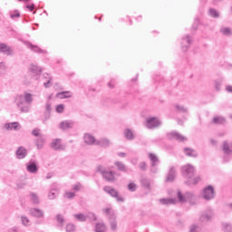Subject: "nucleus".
<instances>
[{"instance_id":"nucleus-6","label":"nucleus","mask_w":232,"mask_h":232,"mask_svg":"<svg viewBox=\"0 0 232 232\" xmlns=\"http://www.w3.org/2000/svg\"><path fill=\"white\" fill-rule=\"evenodd\" d=\"M162 122L160 121V120L156 117H152L147 119L145 126L146 128H148V130H155V128H159V126H160Z\"/></svg>"},{"instance_id":"nucleus-45","label":"nucleus","mask_w":232,"mask_h":232,"mask_svg":"<svg viewBox=\"0 0 232 232\" xmlns=\"http://www.w3.org/2000/svg\"><path fill=\"white\" fill-rule=\"evenodd\" d=\"M50 117H52V113L51 112H44V118L42 119L44 124H46V121H50Z\"/></svg>"},{"instance_id":"nucleus-60","label":"nucleus","mask_w":232,"mask_h":232,"mask_svg":"<svg viewBox=\"0 0 232 232\" xmlns=\"http://www.w3.org/2000/svg\"><path fill=\"white\" fill-rule=\"evenodd\" d=\"M226 92H227L228 93H232V86L231 85H227Z\"/></svg>"},{"instance_id":"nucleus-46","label":"nucleus","mask_w":232,"mask_h":232,"mask_svg":"<svg viewBox=\"0 0 232 232\" xmlns=\"http://www.w3.org/2000/svg\"><path fill=\"white\" fill-rule=\"evenodd\" d=\"M198 229H200V226L198 224H193L189 227V232H198Z\"/></svg>"},{"instance_id":"nucleus-9","label":"nucleus","mask_w":232,"mask_h":232,"mask_svg":"<svg viewBox=\"0 0 232 232\" xmlns=\"http://www.w3.org/2000/svg\"><path fill=\"white\" fill-rule=\"evenodd\" d=\"M178 199H179V202H189L191 200H195V194H193V192H187L184 195H182V192L179 190Z\"/></svg>"},{"instance_id":"nucleus-7","label":"nucleus","mask_w":232,"mask_h":232,"mask_svg":"<svg viewBox=\"0 0 232 232\" xmlns=\"http://www.w3.org/2000/svg\"><path fill=\"white\" fill-rule=\"evenodd\" d=\"M103 191L111 195L113 198H116L117 202H124L122 197L119 196V191H117V189L107 186L103 188Z\"/></svg>"},{"instance_id":"nucleus-14","label":"nucleus","mask_w":232,"mask_h":232,"mask_svg":"<svg viewBox=\"0 0 232 232\" xmlns=\"http://www.w3.org/2000/svg\"><path fill=\"white\" fill-rule=\"evenodd\" d=\"M189 46H191V36H189V34H187L181 40V48L183 52H188V50H189Z\"/></svg>"},{"instance_id":"nucleus-23","label":"nucleus","mask_w":232,"mask_h":232,"mask_svg":"<svg viewBox=\"0 0 232 232\" xmlns=\"http://www.w3.org/2000/svg\"><path fill=\"white\" fill-rule=\"evenodd\" d=\"M183 151L187 157H192L193 159H197V157H198L197 150L192 148H185Z\"/></svg>"},{"instance_id":"nucleus-28","label":"nucleus","mask_w":232,"mask_h":232,"mask_svg":"<svg viewBox=\"0 0 232 232\" xmlns=\"http://www.w3.org/2000/svg\"><path fill=\"white\" fill-rule=\"evenodd\" d=\"M123 135L127 140H133V139H135V136L133 135V130H131V129H126L123 131Z\"/></svg>"},{"instance_id":"nucleus-30","label":"nucleus","mask_w":232,"mask_h":232,"mask_svg":"<svg viewBox=\"0 0 232 232\" xmlns=\"http://www.w3.org/2000/svg\"><path fill=\"white\" fill-rule=\"evenodd\" d=\"M224 155H230L232 153L231 148H229V143L227 141H223L222 146Z\"/></svg>"},{"instance_id":"nucleus-33","label":"nucleus","mask_w":232,"mask_h":232,"mask_svg":"<svg viewBox=\"0 0 232 232\" xmlns=\"http://www.w3.org/2000/svg\"><path fill=\"white\" fill-rule=\"evenodd\" d=\"M220 32L226 37H231V35H232V29L229 27H221Z\"/></svg>"},{"instance_id":"nucleus-48","label":"nucleus","mask_w":232,"mask_h":232,"mask_svg":"<svg viewBox=\"0 0 232 232\" xmlns=\"http://www.w3.org/2000/svg\"><path fill=\"white\" fill-rule=\"evenodd\" d=\"M139 169L141 171H146L148 169V164H146L145 161H141V162L139 163Z\"/></svg>"},{"instance_id":"nucleus-35","label":"nucleus","mask_w":232,"mask_h":232,"mask_svg":"<svg viewBox=\"0 0 232 232\" xmlns=\"http://www.w3.org/2000/svg\"><path fill=\"white\" fill-rule=\"evenodd\" d=\"M35 146L37 150H42L43 146H44V138L43 136L35 140Z\"/></svg>"},{"instance_id":"nucleus-50","label":"nucleus","mask_w":232,"mask_h":232,"mask_svg":"<svg viewBox=\"0 0 232 232\" xmlns=\"http://www.w3.org/2000/svg\"><path fill=\"white\" fill-rule=\"evenodd\" d=\"M23 226L28 227L30 226V219L24 216L21 218Z\"/></svg>"},{"instance_id":"nucleus-2","label":"nucleus","mask_w":232,"mask_h":232,"mask_svg":"<svg viewBox=\"0 0 232 232\" xmlns=\"http://www.w3.org/2000/svg\"><path fill=\"white\" fill-rule=\"evenodd\" d=\"M181 173L185 179H188V180L186 181L188 186H196V184L200 182V177L193 178L195 175V167L191 164L184 165L181 168Z\"/></svg>"},{"instance_id":"nucleus-43","label":"nucleus","mask_w":232,"mask_h":232,"mask_svg":"<svg viewBox=\"0 0 232 232\" xmlns=\"http://www.w3.org/2000/svg\"><path fill=\"white\" fill-rule=\"evenodd\" d=\"M175 109L180 113H188V108L184 107L183 105H176Z\"/></svg>"},{"instance_id":"nucleus-44","label":"nucleus","mask_w":232,"mask_h":232,"mask_svg":"<svg viewBox=\"0 0 232 232\" xmlns=\"http://www.w3.org/2000/svg\"><path fill=\"white\" fill-rule=\"evenodd\" d=\"M31 135L34 137H43V134H41V129L35 128L32 130Z\"/></svg>"},{"instance_id":"nucleus-20","label":"nucleus","mask_w":232,"mask_h":232,"mask_svg":"<svg viewBox=\"0 0 232 232\" xmlns=\"http://www.w3.org/2000/svg\"><path fill=\"white\" fill-rule=\"evenodd\" d=\"M24 44H26L27 48L33 50V52H35L36 53H46V51L39 48L37 45L32 44L30 42H24Z\"/></svg>"},{"instance_id":"nucleus-4","label":"nucleus","mask_w":232,"mask_h":232,"mask_svg":"<svg viewBox=\"0 0 232 232\" xmlns=\"http://www.w3.org/2000/svg\"><path fill=\"white\" fill-rule=\"evenodd\" d=\"M96 171L101 173V175H102L103 179H105L107 182H113V180H115V172L111 170H106V169L101 165L97 167Z\"/></svg>"},{"instance_id":"nucleus-56","label":"nucleus","mask_w":232,"mask_h":232,"mask_svg":"<svg viewBox=\"0 0 232 232\" xmlns=\"http://www.w3.org/2000/svg\"><path fill=\"white\" fill-rule=\"evenodd\" d=\"M57 113H63L64 111V104H59L56 106Z\"/></svg>"},{"instance_id":"nucleus-29","label":"nucleus","mask_w":232,"mask_h":232,"mask_svg":"<svg viewBox=\"0 0 232 232\" xmlns=\"http://www.w3.org/2000/svg\"><path fill=\"white\" fill-rule=\"evenodd\" d=\"M114 166H116L117 169L119 171H122L123 173H128V167H126L124 165V163L121 162V161H116L114 163Z\"/></svg>"},{"instance_id":"nucleus-15","label":"nucleus","mask_w":232,"mask_h":232,"mask_svg":"<svg viewBox=\"0 0 232 232\" xmlns=\"http://www.w3.org/2000/svg\"><path fill=\"white\" fill-rule=\"evenodd\" d=\"M57 195H59V188L57 187V184L54 183L52 185L48 193L49 200H55V198H57Z\"/></svg>"},{"instance_id":"nucleus-37","label":"nucleus","mask_w":232,"mask_h":232,"mask_svg":"<svg viewBox=\"0 0 232 232\" xmlns=\"http://www.w3.org/2000/svg\"><path fill=\"white\" fill-rule=\"evenodd\" d=\"M73 217L78 222H86L87 220V217L83 213L74 214Z\"/></svg>"},{"instance_id":"nucleus-38","label":"nucleus","mask_w":232,"mask_h":232,"mask_svg":"<svg viewBox=\"0 0 232 232\" xmlns=\"http://www.w3.org/2000/svg\"><path fill=\"white\" fill-rule=\"evenodd\" d=\"M95 232H106V225L104 223L96 224Z\"/></svg>"},{"instance_id":"nucleus-40","label":"nucleus","mask_w":232,"mask_h":232,"mask_svg":"<svg viewBox=\"0 0 232 232\" xmlns=\"http://www.w3.org/2000/svg\"><path fill=\"white\" fill-rule=\"evenodd\" d=\"M56 220H57L59 227H63V226H64V217H63V215L57 214Z\"/></svg>"},{"instance_id":"nucleus-22","label":"nucleus","mask_w":232,"mask_h":232,"mask_svg":"<svg viewBox=\"0 0 232 232\" xmlns=\"http://www.w3.org/2000/svg\"><path fill=\"white\" fill-rule=\"evenodd\" d=\"M73 128V121H63L60 123V129L65 131V130H72Z\"/></svg>"},{"instance_id":"nucleus-58","label":"nucleus","mask_w":232,"mask_h":232,"mask_svg":"<svg viewBox=\"0 0 232 232\" xmlns=\"http://www.w3.org/2000/svg\"><path fill=\"white\" fill-rule=\"evenodd\" d=\"M150 171L151 173H157V171H159V169L157 168V166L150 165Z\"/></svg>"},{"instance_id":"nucleus-19","label":"nucleus","mask_w":232,"mask_h":232,"mask_svg":"<svg viewBox=\"0 0 232 232\" xmlns=\"http://www.w3.org/2000/svg\"><path fill=\"white\" fill-rule=\"evenodd\" d=\"M111 141L108 138H102L101 140H96V146H100L101 148H110Z\"/></svg>"},{"instance_id":"nucleus-57","label":"nucleus","mask_w":232,"mask_h":232,"mask_svg":"<svg viewBox=\"0 0 232 232\" xmlns=\"http://www.w3.org/2000/svg\"><path fill=\"white\" fill-rule=\"evenodd\" d=\"M81 188H82L81 183L72 185V190L73 191H81Z\"/></svg>"},{"instance_id":"nucleus-51","label":"nucleus","mask_w":232,"mask_h":232,"mask_svg":"<svg viewBox=\"0 0 232 232\" xmlns=\"http://www.w3.org/2000/svg\"><path fill=\"white\" fill-rule=\"evenodd\" d=\"M65 230L67 231V232H73V231H75V225H73V224H67L66 225V227H65Z\"/></svg>"},{"instance_id":"nucleus-10","label":"nucleus","mask_w":232,"mask_h":232,"mask_svg":"<svg viewBox=\"0 0 232 232\" xmlns=\"http://www.w3.org/2000/svg\"><path fill=\"white\" fill-rule=\"evenodd\" d=\"M2 130H5V131H19L21 124L18 121L5 123Z\"/></svg>"},{"instance_id":"nucleus-54","label":"nucleus","mask_w":232,"mask_h":232,"mask_svg":"<svg viewBox=\"0 0 232 232\" xmlns=\"http://www.w3.org/2000/svg\"><path fill=\"white\" fill-rule=\"evenodd\" d=\"M85 217H87V218H89L91 220V222H93L94 220H97V216H95V214H93L92 212L87 214Z\"/></svg>"},{"instance_id":"nucleus-42","label":"nucleus","mask_w":232,"mask_h":232,"mask_svg":"<svg viewBox=\"0 0 232 232\" xmlns=\"http://www.w3.org/2000/svg\"><path fill=\"white\" fill-rule=\"evenodd\" d=\"M30 197H31V202L33 204H39V197H37V194L32 192L30 194Z\"/></svg>"},{"instance_id":"nucleus-3","label":"nucleus","mask_w":232,"mask_h":232,"mask_svg":"<svg viewBox=\"0 0 232 232\" xmlns=\"http://www.w3.org/2000/svg\"><path fill=\"white\" fill-rule=\"evenodd\" d=\"M102 212L109 218L111 231H117V216L115 212L111 208H103Z\"/></svg>"},{"instance_id":"nucleus-12","label":"nucleus","mask_w":232,"mask_h":232,"mask_svg":"<svg viewBox=\"0 0 232 232\" xmlns=\"http://www.w3.org/2000/svg\"><path fill=\"white\" fill-rule=\"evenodd\" d=\"M26 170L28 171V173L35 175V173L39 171V167H37V161L33 160H29V162L26 163Z\"/></svg>"},{"instance_id":"nucleus-53","label":"nucleus","mask_w":232,"mask_h":232,"mask_svg":"<svg viewBox=\"0 0 232 232\" xmlns=\"http://www.w3.org/2000/svg\"><path fill=\"white\" fill-rule=\"evenodd\" d=\"M129 191H137V185L133 182L128 184Z\"/></svg>"},{"instance_id":"nucleus-39","label":"nucleus","mask_w":232,"mask_h":232,"mask_svg":"<svg viewBox=\"0 0 232 232\" xmlns=\"http://www.w3.org/2000/svg\"><path fill=\"white\" fill-rule=\"evenodd\" d=\"M58 97L61 99H70V97H72V92L69 91L62 92L58 93Z\"/></svg>"},{"instance_id":"nucleus-62","label":"nucleus","mask_w":232,"mask_h":232,"mask_svg":"<svg viewBox=\"0 0 232 232\" xmlns=\"http://www.w3.org/2000/svg\"><path fill=\"white\" fill-rule=\"evenodd\" d=\"M198 26V20L196 19L195 24L192 25L193 30H197Z\"/></svg>"},{"instance_id":"nucleus-32","label":"nucleus","mask_w":232,"mask_h":232,"mask_svg":"<svg viewBox=\"0 0 232 232\" xmlns=\"http://www.w3.org/2000/svg\"><path fill=\"white\" fill-rule=\"evenodd\" d=\"M208 15L214 19H218V17H220V13H218L215 8H209Z\"/></svg>"},{"instance_id":"nucleus-18","label":"nucleus","mask_w":232,"mask_h":232,"mask_svg":"<svg viewBox=\"0 0 232 232\" xmlns=\"http://www.w3.org/2000/svg\"><path fill=\"white\" fill-rule=\"evenodd\" d=\"M83 140L88 146H96L97 144V140L90 133L84 134Z\"/></svg>"},{"instance_id":"nucleus-52","label":"nucleus","mask_w":232,"mask_h":232,"mask_svg":"<svg viewBox=\"0 0 232 232\" xmlns=\"http://www.w3.org/2000/svg\"><path fill=\"white\" fill-rule=\"evenodd\" d=\"M63 197H65V198L72 199L75 197V193L70 192V191H65Z\"/></svg>"},{"instance_id":"nucleus-17","label":"nucleus","mask_w":232,"mask_h":232,"mask_svg":"<svg viewBox=\"0 0 232 232\" xmlns=\"http://www.w3.org/2000/svg\"><path fill=\"white\" fill-rule=\"evenodd\" d=\"M29 214L31 215V217H34V218H44V211L39 208H30Z\"/></svg>"},{"instance_id":"nucleus-49","label":"nucleus","mask_w":232,"mask_h":232,"mask_svg":"<svg viewBox=\"0 0 232 232\" xmlns=\"http://www.w3.org/2000/svg\"><path fill=\"white\" fill-rule=\"evenodd\" d=\"M6 70H8L6 63H5V62H0V73H5Z\"/></svg>"},{"instance_id":"nucleus-64","label":"nucleus","mask_w":232,"mask_h":232,"mask_svg":"<svg viewBox=\"0 0 232 232\" xmlns=\"http://www.w3.org/2000/svg\"><path fill=\"white\" fill-rule=\"evenodd\" d=\"M223 162H229V157L225 156V157L223 158Z\"/></svg>"},{"instance_id":"nucleus-5","label":"nucleus","mask_w":232,"mask_h":232,"mask_svg":"<svg viewBox=\"0 0 232 232\" xmlns=\"http://www.w3.org/2000/svg\"><path fill=\"white\" fill-rule=\"evenodd\" d=\"M213 217H215V212L213 209L207 208L199 216V222L202 224H208V222H211L213 220Z\"/></svg>"},{"instance_id":"nucleus-34","label":"nucleus","mask_w":232,"mask_h":232,"mask_svg":"<svg viewBox=\"0 0 232 232\" xmlns=\"http://www.w3.org/2000/svg\"><path fill=\"white\" fill-rule=\"evenodd\" d=\"M149 159L151 161L150 165L157 166V164H159V158L157 157V155L153 153H149Z\"/></svg>"},{"instance_id":"nucleus-61","label":"nucleus","mask_w":232,"mask_h":232,"mask_svg":"<svg viewBox=\"0 0 232 232\" xmlns=\"http://www.w3.org/2000/svg\"><path fill=\"white\" fill-rule=\"evenodd\" d=\"M26 8L30 10V12H33L34 8H35V5L32 4L31 5H26Z\"/></svg>"},{"instance_id":"nucleus-21","label":"nucleus","mask_w":232,"mask_h":232,"mask_svg":"<svg viewBox=\"0 0 232 232\" xmlns=\"http://www.w3.org/2000/svg\"><path fill=\"white\" fill-rule=\"evenodd\" d=\"M176 174L177 171L175 170V167H170L166 178V182H173V180H175Z\"/></svg>"},{"instance_id":"nucleus-24","label":"nucleus","mask_w":232,"mask_h":232,"mask_svg":"<svg viewBox=\"0 0 232 232\" xmlns=\"http://www.w3.org/2000/svg\"><path fill=\"white\" fill-rule=\"evenodd\" d=\"M227 120L224 116H214L211 123L216 125L226 124Z\"/></svg>"},{"instance_id":"nucleus-59","label":"nucleus","mask_w":232,"mask_h":232,"mask_svg":"<svg viewBox=\"0 0 232 232\" xmlns=\"http://www.w3.org/2000/svg\"><path fill=\"white\" fill-rule=\"evenodd\" d=\"M15 17H21V14L16 12L15 14H11V19H15Z\"/></svg>"},{"instance_id":"nucleus-31","label":"nucleus","mask_w":232,"mask_h":232,"mask_svg":"<svg viewBox=\"0 0 232 232\" xmlns=\"http://www.w3.org/2000/svg\"><path fill=\"white\" fill-rule=\"evenodd\" d=\"M160 202L161 204H164L165 206H169L171 204H177V199H175V198H161V199H160Z\"/></svg>"},{"instance_id":"nucleus-13","label":"nucleus","mask_w":232,"mask_h":232,"mask_svg":"<svg viewBox=\"0 0 232 232\" xmlns=\"http://www.w3.org/2000/svg\"><path fill=\"white\" fill-rule=\"evenodd\" d=\"M0 53L12 57L14 55V49L6 45V44H0Z\"/></svg>"},{"instance_id":"nucleus-16","label":"nucleus","mask_w":232,"mask_h":232,"mask_svg":"<svg viewBox=\"0 0 232 232\" xmlns=\"http://www.w3.org/2000/svg\"><path fill=\"white\" fill-rule=\"evenodd\" d=\"M168 139L178 140V142H184V140H186V137L177 131L169 133Z\"/></svg>"},{"instance_id":"nucleus-47","label":"nucleus","mask_w":232,"mask_h":232,"mask_svg":"<svg viewBox=\"0 0 232 232\" xmlns=\"http://www.w3.org/2000/svg\"><path fill=\"white\" fill-rule=\"evenodd\" d=\"M223 231L224 232H232V226L228 223L223 224Z\"/></svg>"},{"instance_id":"nucleus-55","label":"nucleus","mask_w":232,"mask_h":232,"mask_svg":"<svg viewBox=\"0 0 232 232\" xmlns=\"http://www.w3.org/2000/svg\"><path fill=\"white\" fill-rule=\"evenodd\" d=\"M45 112L52 113V103L50 102L45 103Z\"/></svg>"},{"instance_id":"nucleus-11","label":"nucleus","mask_w":232,"mask_h":232,"mask_svg":"<svg viewBox=\"0 0 232 232\" xmlns=\"http://www.w3.org/2000/svg\"><path fill=\"white\" fill-rule=\"evenodd\" d=\"M203 198H205V200H213V198H215V188L213 186L209 185L204 188Z\"/></svg>"},{"instance_id":"nucleus-36","label":"nucleus","mask_w":232,"mask_h":232,"mask_svg":"<svg viewBox=\"0 0 232 232\" xmlns=\"http://www.w3.org/2000/svg\"><path fill=\"white\" fill-rule=\"evenodd\" d=\"M44 79L46 80V82H44V88H50V86H52V77H50V74L48 73L44 74Z\"/></svg>"},{"instance_id":"nucleus-1","label":"nucleus","mask_w":232,"mask_h":232,"mask_svg":"<svg viewBox=\"0 0 232 232\" xmlns=\"http://www.w3.org/2000/svg\"><path fill=\"white\" fill-rule=\"evenodd\" d=\"M32 102H34V94L30 92L14 97V104L21 113H29Z\"/></svg>"},{"instance_id":"nucleus-8","label":"nucleus","mask_w":232,"mask_h":232,"mask_svg":"<svg viewBox=\"0 0 232 232\" xmlns=\"http://www.w3.org/2000/svg\"><path fill=\"white\" fill-rule=\"evenodd\" d=\"M51 148L54 150V151H64L66 150V147L63 145V140L59 138L52 140Z\"/></svg>"},{"instance_id":"nucleus-41","label":"nucleus","mask_w":232,"mask_h":232,"mask_svg":"<svg viewBox=\"0 0 232 232\" xmlns=\"http://www.w3.org/2000/svg\"><path fill=\"white\" fill-rule=\"evenodd\" d=\"M214 86H215V90L217 92H220V90L222 88V79L215 80Z\"/></svg>"},{"instance_id":"nucleus-63","label":"nucleus","mask_w":232,"mask_h":232,"mask_svg":"<svg viewBox=\"0 0 232 232\" xmlns=\"http://www.w3.org/2000/svg\"><path fill=\"white\" fill-rule=\"evenodd\" d=\"M118 157L124 158V157H126V153H124V152H118Z\"/></svg>"},{"instance_id":"nucleus-27","label":"nucleus","mask_w":232,"mask_h":232,"mask_svg":"<svg viewBox=\"0 0 232 232\" xmlns=\"http://www.w3.org/2000/svg\"><path fill=\"white\" fill-rule=\"evenodd\" d=\"M140 184L142 186V188H144L145 189H150V186H151V179L143 177L140 179Z\"/></svg>"},{"instance_id":"nucleus-26","label":"nucleus","mask_w":232,"mask_h":232,"mask_svg":"<svg viewBox=\"0 0 232 232\" xmlns=\"http://www.w3.org/2000/svg\"><path fill=\"white\" fill-rule=\"evenodd\" d=\"M16 157L17 159H24L28 155V150L24 149V147H19L16 150Z\"/></svg>"},{"instance_id":"nucleus-25","label":"nucleus","mask_w":232,"mask_h":232,"mask_svg":"<svg viewBox=\"0 0 232 232\" xmlns=\"http://www.w3.org/2000/svg\"><path fill=\"white\" fill-rule=\"evenodd\" d=\"M30 72L33 73L34 75H41L43 72V68L40 66H37L36 64L32 63L30 65Z\"/></svg>"}]
</instances>
